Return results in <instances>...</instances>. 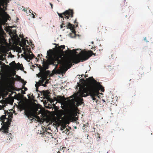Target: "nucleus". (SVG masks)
Returning a JSON list of instances; mask_svg holds the SVG:
<instances>
[{"instance_id":"nucleus-1","label":"nucleus","mask_w":153,"mask_h":153,"mask_svg":"<svg viewBox=\"0 0 153 153\" xmlns=\"http://www.w3.org/2000/svg\"><path fill=\"white\" fill-rule=\"evenodd\" d=\"M86 81L88 85L85 87L80 86L76 94L71 96H98L100 94L103 95L102 93L105 91L104 87L100 83L97 82L93 77H90L86 78Z\"/></svg>"},{"instance_id":"nucleus-2","label":"nucleus","mask_w":153,"mask_h":153,"mask_svg":"<svg viewBox=\"0 0 153 153\" xmlns=\"http://www.w3.org/2000/svg\"><path fill=\"white\" fill-rule=\"evenodd\" d=\"M20 110H25V114L29 119L32 120L33 118V114H36L39 108L35 103L29 105L25 104H22L19 105Z\"/></svg>"},{"instance_id":"nucleus-3","label":"nucleus","mask_w":153,"mask_h":153,"mask_svg":"<svg viewBox=\"0 0 153 153\" xmlns=\"http://www.w3.org/2000/svg\"><path fill=\"white\" fill-rule=\"evenodd\" d=\"M65 46L64 45H62L60 46H58L56 47V51L55 53L53 58L51 59L48 62L50 65H53L55 66V69L57 68L59 63V61L61 60L64 52L63 50L65 48Z\"/></svg>"},{"instance_id":"nucleus-4","label":"nucleus","mask_w":153,"mask_h":153,"mask_svg":"<svg viewBox=\"0 0 153 153\" xmlns=\"http://www.w3.org/2000/svg\"><path fill=\"white\" fill-rule=\"evenodd\" d=\"M73 63L71 59L63 56L61 60L59 61V63L61 66L58 71L61 74H65L67 70L72 66Z\"/></svg>"},{"instance_id":"nucleus-5","label":"nucleus","mask_w":153,"mask_h":153,"mask_svg":"<svg viewBox=\"0 0 153 153\" xmlns=\"http://www.w3.org/2000/svg\"><path fill=\"white\" fill-rule=\"evenodd\" d=\"M43 67L40 65L39 67L40 73L39 74L40 76L42 77L45 80L47 79L48 76L50 74L49 71H46L49 68V64L48 62L43 61L42 62Z\"/></svg>"},{"instance_id":"nucleus-6","label":"nucleus","mask_w":153,"mask_h":153,"mask_svg":"<svg viewBox=\"0 0 153 153\" xmlns=\"http://www.w3.org/2000/svg\"><path fill=\"white\" fill-rule=\"evenodd\" d=\"M2 97L3 100H1L0 103L2 104V105H0V110L4 109V108L7 105V104L12 105L14 102V98L12 96H8L7 98H5L7 96H0V98Z\"/></svg>"},{"instance_id":"nucleus-7","label":"nucleus","mask_w":153,"mask_h":153,"mask_svg":"<svg viewBox=\"0 0 153 153\" xmlns=\"http://www.w3.org/2000/svg\"><path fill=\"white\" fill-rule=\"evenodd\" d=\"M65 114L66 117V122L67 123L69 124L72 118L76 116V113L75 110L71 108L67 110Z\"/></svg>"},{"instance_id":"nucleus-8","label":"nucleus","mask_w":153,"mask_h":153,"mask_svg":"<svg viewBox=\"0 0 153 153\" xmlns=\"http://www.w3.org/2000/svg\"><path fill=\"white\" fill-rule=\"evenodd\" d=\"M57 13L60 17L63 18V20H64V19L67 20L73 17L74 12L73 10L69 9L62 13H60L58 12Z\"/></svg>"},{"instance_id":"nucleus-9","label":"nucleus","mask_w":153,"mask_h":153,"mask_svg":"<svg viewBox=\"0 0 153 153\" xmlns=\"http://www.w3.org/2000/svg\"><path fill=\"white\" fill-rule=\"evenodd\" d=\"M86 96H70L69 97V99H71L72 103L75 105V103H76V105L79 106L83 103V99L82 98Z\"/></svg>"},{"instance_id":"nucleus-10","label":"nucleus","mask_w":153,"mask_h":153,"mask_svg":"<svg viewBox=\"0 0 153 153\" xmlns=\"http://www.w3.org/2000/svg\"><path fill=\"white\" fill-rule=\"evenodd\" d=\"M91 99H92L94 102H97V101H98V99H101V98H102V100L103 102H105L107 101V102H110V101L112 100V98L110 97L109 96H105L106 98V101L105 99H103L104 96H91Z\"/></svg>"},{"instance_id":"nucleus-11","label":"nucleus","mask_w":153,"mask_h":153,"mask_svg":"<svg viewBox=\"0 0 153 153\" xmlns=\"http://www.w3.org/2000/svg\"><path fill=\"white\" fill-rule=\"evenodd\" d=\"M96 53H94L91 51H89L88 52L85 51L82 52V60H86L88 59L92 55L95 56Z\"/></svg>"},{"instance_id":"nucleus-12","label":"nucleus","mask_w":153,"mask_h":153,"mask_svg":"<svg viewBox=\"0 0 153 153\" xmlns=\"http://www.w3.org/2000/svg\"><path fill=\"white\" fill-rule=\"evenodd\" d=\"M10 124V121H8L4 123L1 127V128H0V131L2 130V132L5 134L8 133L9 128Z\"/></svg>"},{"instance_id":"nucleus-13","label":"nucleus","mask_w":153,"mask_h":153,"mask_svg":"<svg viewBox=\"0 0 153 153\" xmlns=\"http://www.w3.org/2000/svg\"><path fill=\"white\" fill-rule=\"evenodd\" d=\"M4 113L5 114V115H2L0 118V121L1 122H2V123H1V125H2V124H4V123L6 122H4L5 120H7L6 122H7L8 121H9L10 120L11 122V119H10L8 118H7L6 117V114L7 113L8 114H10V113L9 112L7 111H5Z\"/></svg>"},{"instance_id":"nucleus-14","label":"nucleus","mask_w":153,"mask_h":153,"mask_svg":"<svg viewBox=\"0 0 153 153\" xmlns=\"http://www.w3.org/2000/svg\"><path fill=\"white\" fill-rule=\"evenodd\" d=\"M82 52H83V51H81L80 52L79 54L80 55V58L76 57H75L73 59V62L76 64H77L80 62L81 60L82 62L84 60H82Z\"/></svg>"},{"instance_id":"nucleus-15","label":"nucleus","mask_w":153,"mask_h":153,"mask_svg":"<svg viewBox=\"0 0 153 153\" xmlns=\"http://www.w3.org/2000/svg\"><path fill=\"white\" fill-rule=\"evenodd\" d=\"M30 53H32L31 52H30ZM35 57V56L33 54H30V53H29L25 55V58L27 61L29 62L30 59H32L34 58Z\"/></svg>"},{"instance_id":"nucleus-16","label":"nucleus","mask_w":153,"mask_h":153,"mask_svg":"<svg viewBox=\"0 0 153 153\" xmlns=\"http://www.w3.org/2000/svg\"><path fill=\"white\" fill-rule=\"evenodd\" d=\"M41 94V95L42 96H50V92L49 91V90H46V91H40Z\"/></svg>"},{"instance_id":"nucleus-17","label":"nucleus","mask_w":153,"mask_h":153,"mask_svg":"<svg viewBox=\"0 0 153 153\" xmlns=\"http://www.w3.org/2000/svg\"><path fill=\"white\" fill-rule=\"evenodd\" d=\"M65 27H67L68 28H69L71 30H73L74 28V26L71 24L70 22H69L68 24L66 25Z\"/></svg>"},{"instance_id":"nucleus-18","label":"nucleus","mask_w":153,"mask_h":153,"mask_svg":"<svg viewBox=\"0 0 153 153\" xmlns=\"http://www.w3.org/2000/svg\"><path fill=\"white\" fill-rule=\"evenodd\" d=\"M3 10L2 11V15L1 17V19H0V21L1 20V18L3 16V13H4L6 15V16L8 20H9V19H10V16L6 12H5V10L3 9Z\"/></svg>"},{"instance_id":"nucleus-19","label":"nucleus","mask_w":153,"mask_h":153,"mask_svg":"<svg viewBox=\"0 0 153 153\" xmlns=\"http://www.w3.org/2000/svg\"><path fill=\"white\" fill-rule=\"evenodd\" d=\"M17 65L19 69L22 71L24 70V68L23 66V65L22 64H20V63L19 62L17 63Z\"/></svg>"},{"instance_id":"nucleus-20","label":"nucleus","mask_w":153,"mask_h":153,"mask_svg":"<svg viewBox=\"0 0 153 153\" xmlns=\"http://www.w3.org/2000/svg\"><path fill=\"white\" fill-rule=\"evenodd\" d=\"M17 79H18V80H20V81H21L22 82V83H23V85H25V84H26V82H25V81L24 80V79H22V78H21V77L20 76H18V77H17Z\"/></svg>"},{"instance_id":"nucleus-21","label":"nucleus","mask_w":153,"mask_h":153,"mask_svg":"<svg viewBox=\"0 0 153 153\" xmlns=\"http://www.w3.org/2000/svg\"><path fill=\"white\" fill-rule=\"evenodd\" d=\"M62 24L60 26L61 28H62L64 27H65V24L64 23V21H62Z\"/></svg>"},{"instance_id":"nucleus-22","label":"nucleus","mask_w":153,"mask_h":153,"mask_svg":"<svg viewBox=\"0 0 153 153\" xmlns=\"http://www.w3.org/2000/svg\"><path fill=\"white\" fill-rule=\"evenodd\" d=\"M10 66H13L14 65H16V63H15V61H13L10 64Z\"/></svg>"},{"instance_id":"nucleus-23","label":"nucleus","mask_w":153,"mask_h":153,"mask_svg":"<svg viewBox=\"0 0 153 153\" xmlns=\"http://www.w3.org/2000/svg\"><path fill=\"white\" fill-rule=\"evenodd\" d=\"M77 22V19H76L74 21V22L75 24V25L76 27L78 26V23L76 22Z\"/></svg>"},{"instance_id":"nucleus-24","label":"nucleus","mask_w":153,"mask_h":153,"mask_svg":"<svg viewBox=\"0 0 153 153\" xmlns=\"http://www.w3.org/2000/svg\"><path fill=\"white\" fill-rule=\"evenodd\" d=\"M24 96H14V97L16 98H24Z\"/></svg>"},{"instance_id":"nucleus-25","label":"nucleus","mask_w":153,"mask_h":153,"mask_svg":"<svg viewBox=\"0 0 153 153\" xmlns=\"http://www.w3.org/2000/svg\"><path fill=\"white\" fill-rule=\"evenodd\" d=\"M80 82H85V80L84 79L82 78L80 79Z\"/></svg>"},{"instance_id":"nucleus-26","label":"nucleus","mask_w":153,"mask_h":153,"mask_svg":"<svg viewBox=\"0 0 153 153\" xmlns=\"http://www.w3.org/2000/svg\"><path fill=\"white\" fill-rule=\"evenodd\" d=\"M62 127L61 128V130H63L65 128L66 126L63 125Z\"/></svg>"},{"instance_id":"nucleus-27","label":"nucleus","mask_w":153,"mask_h":153,"mask_svg":"<svg viewBox=\"0 0 153 153\" xmlns=\"http://www.w3.org/2000/svg\"><path fill=\"white\" fill-rule=\"evenodd\" d=\"M78 50V49H73V50L74 51V53L75 54H76L77 53H78L76 52V50Z\"/></svg>"},{"instance_id":"nucleus-28","label":"nucleus","mask_w":153,"mask_h":153,"mask_svg":"<svg viewBox=\"0 0 153 153\" xmlns=\"http://www.w3.org/2000/svg\"><path fill=\"white\" fill-rule=\"evenodd\" d=\"M34 14H35V15H36V13H33V12L32 13V15L33 16H32V18H35V15H34Z\"/></svg>"},{"instance_id":"nucleus-29","label":"nucleus","mask_w":153,"mask_h":153,"mask_svg":"<svg viewBox=\"0 0 153 153\" xmlns=\"http://www.w3.org/2000/svg\"><path fill=\"white\" fill-rule=\"evenodd\" d=\"M48 133V132L46 131L43 132L42 133V135H45Z\"/></svg>"},{"instance_id":"nucleus-30","label":"nucleus","mask_w":153,"mask_h":153,"mask_svg":"<svg viewBox=\"0 0 153 153\" xmlns=\"http://www.w3.org/2000/svg\"><path fill=\"white\" fill-rule=\"evenodd\" d=\"M50 96H44L43 97H44L45 98H46L47 99H48L50 98Z\"/></svg>"},{"instance_id":"nucleus-31","label":"nucleus","mask_w":153,"mask_h":153,"mask_svg":"<svg viewBox=\"0 0 153 153\" xmlns=\"http://www.w3.org/2000/svg\"><path fill=\"white\" fill-rule=\"evenodd\" d=\"M46 84H45V83L44 84H43L42 85L44 87H46Z\"/></svg>"},{"instance_id":"nucleus-32","label":"nucleus","mask_w":153,"mask_h":153,"mask_svg":"<svg viewBox=\"0 0 153 153\" xmlns=\"http://www.w3.org/2000/svg\"><path fill=\"white\" fill-rule=\"evenodd\" d=\"M14 96H24L23 95H21L20 94H15Z\"/></svg>"},{"instance_id":"nucleus-33","label":"nucleus","mask_w":153,"mask_h":153,"mask_svg":"<svg viewBox=\"0 0 153 153\" xmlns=\"http://www.w3.org/2000/svg\"><path fill=\"white\" fill-rule=\"evenodd\" d=\"M48 81L49 80H47L45 81V84H47L48 83Z\"/></svg>"},{"instance_id":"nucleus-34","label":"nucleus","mask_w":153,"mask_h":153,"mask_svg":"<svg viewBox=\"0 0 153 153\" xmlns=\"http://www.w3.org/2000/svg\"><path fill=\"white\" fill-rule=\"evenodd\" d=\"M35 85H36V91H38V88H37V86H36V84Z\"/></svg>"},{"instance_id":"nucleus-35","label":"nucleus","mask_w":153,"mask_h":153,"mask_svg":"<svg viewBox=\"0 0 153 153\" xmlns=\"http://www.w3.org/2000/svg\"><path fill=\"white\" fill-rule=\"evenodd\" d=\"M22 93L23 94H24L25 93V92L24 91H23V90L22 91Z\"/></svg>"},{"instance_id":"nucleus-36","label":"nucleus","mask_w":153,"mask_h":153,"mask_svg":"<svg viewBox=\"0 0 153 153\" xmlns=\"http://www.w3.org/2000/svg\"><path fill=\"white\" fill-rule=\"evenodd\" d=\"M57 97H62V98H63V97L64 98L65 97H64L65 96H57Z\"/></svg>"},{"instance_id":"nucleus-37","label":"nucleus","mask_w":153,"mask_h":153,"mask_svg":"<svg viewBox=\"0 0 153 153\" xmlns=\"http://www.w3.org/2000/svg\"><path fill=\"white\" fill-rule=\"evenodd\" d=\"M84 76L85 78H86V77H88V75H86V74H85Z\"/></svg>"},{"instance_id":"nucleus-38","label":"nucleus","mask_w":153,"mask_h":153,"mask_svg":"<svg viewBox=\"0 0 153 153\" xmlns=\"http://www.w3.org/2000/svg\"><path fill=\"white\" fill-rule=\"evenodd\" d=\"M24 89L25 91H26L27 90V88L25 87H24Z\"/></svg>"},{"instance_id":"nucleus-39","label":"nucleus","mask_w":153,"mask_h":153,"mask_svg":"<svg viewBox=\"0 0 153 153\" xmlns=\"http://www.w3.org/2000/svg\"><path fill=\"white\" fill-rule=\"evenodd\" d=\"M23 10H24L25 12H26L27 10H26L25 9H24Z\"/></svg>"},{"instance_id":"nucleus-40","label":"nucleus","mask_w":153,"mask_h":153,"mask_svg":"<svg viewBox=\"0 0 153 153\" xmlns=\"http://www.w3.org/2000/svg\"><path fill=\"white\" fill-rule=\"evenodd\" d=\"M95 48H96L94 47L92 48L91 49L93 50H94Z\"/></svg>"},{"instance_id":"nucleus-41","label":"nucleus","mask_w":153,"mask_h":153,"mask_svg":"<svg viewBox=\"0 0 153 153\" xmlns=\"http://www.w3.org/2000/svg\"><path fill=\"white\" fill-rule=\"evenodd\" d=\"M50 4L51 6V8H52V6H53L52 4L51 3H50Z\"/></svg>"},{"instance_id":"nucleus-42","label":"nucleus","mask_w":153,"mask_h":153,"mask_svg":"<svg viewBox=\"0 0 153 153\" xmlns=\"http://www.w3.org/2000/svg\"><path fill=\"white\" fill-rule=\"evenodd\" d=\"M31 97V96H28V98H30V97ZM31 97H34V96H31ZM33 98H34V97H33Z\"/></svg>"},{"instance_id":"nucleus-43","label":"nucleus","mask_w":153,"mask_h":153,"mask_svg":"<svg viewBox=\"0 0 153 153\" xmlns=\"http://www.w3.org/2000/svg\"><path fill=\"white\" fill-rule=\"evenodd\" d=\"M29 12L30 13H31V11H32V10H29Z\"/></svg>"},{"instance_id":"nucleus-44","label":"nucleus","mask_w":153,"mask_h":153,"mask_svg":"<svg viewBox=\"0 0 153 153\" xmlns=\"http://www.w3.org/2000/svg\"><path fill=\"white\" fill-rule=\"evenodd\" d=\"M24 40H25V41H26V40H25V39H24ZM26 41H27V42H28L27 40H26Z\"/></svg>"},{"instance_id":"nucleus-45","label":"nucleus","mask_w":153,"mask_h":153,"mask_svg":"<svg viewBox=\"0 0 153 153\" xmlns=\"http://www.w3.org/2000/svg\"><path fill=\"white\" fill-rule=\"evenodd\" d=\"M44 103H46V104H47V102L46 101H45Z\"/></svg>"},{"instance_id":"nucleus-46","label":"nucleus","mask_w":153,"mask_h":153,"mask_svg":"<svg viewBox=\"0 0 153 153\" xmlns=\"http://www.w3.org/2000/svg\"><path fill=\"white\" fill-rule=\"evenodd\" d=\"M81 76L82 77L83 76H84V75L83 74L81 75Z\"/></svg>"},{"instance_id":"nucleus-47","label":"nucleus","mask_w":153,"mask_h":153,"mask_svg":"<svg viewBox=\"0 0 153 153\" xmlns=\"http://www.w3.org/2000/svg\"><path fill=\"white\" fill-rule=\"evenodd\" d=\"M57 153H60V151H58Z\"/></svg>"},{"instance_id":"nucleus-48","label":"nucleus","mask_w":153,"mask_h":153,"mask_svg":"<svg viewBox=\"0 0 153 153\" xmlns=\"http://www.w3.org/2000/svg\"><path fill=\"white\" fill-rule=\"evenodd\" d=\"M39 56H40V55L39 54L38 56V57H39Z\"/></svg>"},{"instance_id":"nucleus-49","label":"nucleus","mask_w":153,"mask_h":153,"mask_svg":"<svg viewBox=\"0 0 153 153\" xmlns=\"http://www.w3.org/2000/svg\"><path fill=\"white\" fill-rule=\"evenodd\" d=\"M52 75H53V74H50V76H52Z\"/></svg>"},{"instance_id":"nucleus-50","label":"nucleus","mask_w":153,"mask_h":153,"mask_svg":"<svg viewBox=\"0 0 153 153\" xmlns=\"http://www.w3.org/2000/svg\"><path fill=\"white\" fill-rule=\"evenodd\" d=\"M0 96H6V95H0Z\"/></svg>"},{"instance_id":"nucleus-51","label":"nucleus","mask_w":153,"mask_h":153,"mask_svg":"<svg viewBox=\"0 0 153 153\" xmlns=\"http://www.w3.org/2000/svg\"><path fill=\"white\" fill-rule=\"evenodd\" d=\"M27 96H30V95L29 94H28L27 95Z\"/></svg>"},{"instance_id":"nucleus-52","label":"nucleus","mask_w":153,"mask_h":153,"mask_svg":"<svg viewBox=\"0 0 153 153\" xmlns=\"http://www.w3.org/2000/svg\"><path fill=\"white\" fill-rule=\"evenodd\" d=\"M56 46H57V45H58V46H59V44H56Z\"/></svg>"},{"instance_id":"nucleus-53","label":"nucleus","mask_w":153,"mask_h":153,"mask_svg":"<svg viewBox=\"0 0 153 153\" xmlns=\"http://www.w3.org/2000/svg\"><path fill=\"white\" fill-rule=\"evenodd\" d=\"M8 96H11V94H9Z\"/></svg>"},{"instance_id":"nucleus-54","label":"nucleus","mask_w":153,"mask_h":153,"mask_svg":"<svg viewBox=\"0 0 153 153\" xmlns=\"http://www.w3.org/2000/svg\"><path fill=\"white\" fill-rule=\"evenodd\" d=\"M38 96H40V95H39V94H38Z\"/></svg>"},{"instance_id":"nucleus-55","label":"nucleus","mask_w":153,"mask_h":153,"mask_svg":"<svg viewBox=\"0 0 153 153\" xmlns=\"http://www.w3.org/2000/svg\"><path fill=\"white\" fill-rule=\"evenodd\" d=\"M36 59H37V58H36Z\"/></svg>"},{"instance_id":"nucleus-56","label":"nucleus","mask_w":153,"mask_h":153,"mask_svg":"<svg viewBox=\"0 0 153 153\" xmlns=\"http://www.w3.org/2000/svg\"><path fill=\"white\" fill-rule=\"evenodd\" d=\"M3 6H4V4H3Z\"/></svg>"},{"instance_id":"nucleus-57","label":"nucleus","mask_w":153,"mask_h":153,"mask_svg":"<svg viewBox=\"0 0 153 153\" xmlns=\"http://www.w3.org/2000/svg\"><path fill=\"white\" fill-rule=\"evenodd\" d=\"M40 97V96H38V97Z\"/></svg>"},{"instance_id":"nucleus-58","label":"nucleus","mask_w":153,"mask_h":153,"mask_svg":"<svg viewBox=\"0 0 153 153\" xmlns=\"http://www.w3.org/2000/svg\"><path fill=\"white\" fill-rule=\"evenodd\" d=\"M77 76H80V75H78Z\"/></svg>"},{"instance_id":"nucleus-59","label":"nucleus","mask_w":153,"mask_h":153,"mask_svg":"<svg viewBox=\"0 0 153 153\" xmlns=\"http://www.w3.org/2000/svg\"><path fill=\"white\" fill-rule=\"evenodd\" d=\"M107 153H108V152Z\"/></svg>"}]
</instances>
